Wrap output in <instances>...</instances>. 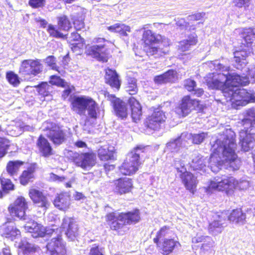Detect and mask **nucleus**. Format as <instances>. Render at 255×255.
<instances>
[{"label": "nucleus", "instance_id": "1", "mask_svg": "<svg viewBox=\"0 0 255 255\" xmlns=\"http://www.w3.org/2000/svg\"><path fill=\"white\" fill-rule=\"evenodd\" d=\"M208 65L211 69L222 71L208 75L206 82L209 88L221 90L225 97L232 102H236L238 105L255 102V93L238 88L240 85L246 86L249 82L248 78H241L239 74L230 73L229 67L222 65L218 60L210 61Z\"/></svg>", "mask_w": 255, "mask_h": 255}, {"label": "nucleus", "instance_id": "2", "mask_svg": "<svg viewBox=\"0 0 255 255\" xmlns=\"http://www.w3.org/2000/svg\"><path fill=\"white\" fill-rule=\"evenodd\" d=\"M236 147L235 132L226 129L212 146L208 167L213 172H218L223 164L233 170H238L241 161L235 152Z\"/></svg>", "mask_w": 255, "mask_h": 255}, {"label": "nucleus", "instance_id": "3", "mask_svg": "<svg viewBox=\"0 0 255 255\" xmlns=\"http://www.w3.org/2000/svg\"><path fill=\"white\" fill-rule=\"evenodd\" d=\"M141 41L148 47L147 52L149 55L161 56L169 51L168 39L159 34L155 35L150 30L143 31Z\"/></svg>", "mask_w": 255, "mask_h": 255}, {"label": "nucleus", "instance_id": "4", "mask_svg": "<svg viewBox=\"0 0 255 255\" xmlns=\"http://www.w3.org/2000/svg\"><path fill=\"white\" fill-rule=\"evenodd\" d=\"M107 219L109 221H112L110 225L111 229L117 231L119 234H123L128 230L126 226L127 225L139 222V212L136 210L126 213H111L107 215Z\"/></svg>", "mask_w": 255, "mask_h": 255}, {"label": "nucleus", "instance_id": "5", "mask_svg": "<svg viewBox=\"0 0 255 255\" xmlns=\"http://www.w3.org/2000/svg\"><path fill=\"white\" fill-rule=\"evenodd\" d=\"M249 182L247 180H241L238 182L233 177L222 175L217 176L210 181L208 187L206 188V192L211 193L214 191H224L238 188L245 190L249 187Z\"/></svg>", "mask_w": 255, "mask_h": 255}, {"label": "nucleus", "instance_id": "6", "mask_svg": "<svg viewBox=\"0 0 255 255\" xmlns=\"http://www.w3.org/2000/svg\"><path fill=\"white\" fill-rule=\"evenodd\" d=\"M244 125L246 126L240 132L239 144L245 151H248L254 145L253 134L255 133L254 125L255 124V110L249 109L247 112V117L243 120Z\"/></svg>", "mask_w": 255, "mask_h": 255}, {"label": "nucleus", "instance_id": "7", "mask_svg": "<svg viewBox=\"0 0 255 255\" xmlns=\"http://www.w3.org/2000/svg\"><path fill=\"white\" fill-rule=\"evenodd\" d=\"M143 152V148L137 146L129 153L124 162L120 167L121 173L126 175L134 174L141 164L139 161L140 154Z\"/></svg>", "mask_w": 255, "mask_h": 255}, {"label": "nucleus", "instance_id": "8", "mask_svg": "<svg viewBox=\"0 0 255 255\" xmlns=\"http://www.w3.org/2000/svg\"><path fill=\"white\" fill-rule=\"evenodd\" d=\"M93 44L88 45L86 48L87 55L102 62H107L109 55V50L106 47L105 39L103 38H96L93 40Z\"/></svg>", "mask_w": 255, "mask_h": 255}, {"label": "nucleus", "instance_id": "9", "mask_svg": "<svg viewBox=\"0 0 255 255\" xmlns=\"http://www.w3.org/2000/svg\"><path fill=\"white\" fill-rule=\"evenodd\" d=\"M45 135L54 144L59 145L66 139V134L61 128L52 122H45L42 126Z\"/></svg>", "mask_w": 255, "mask_h": 255}, {"label": "nucleus", "instance_id": "10", "mask_svg": "<svg viewBox=\"0 0 255 255\" xmlns=\"http://www.w3.org/2000/svg\"><path fill=\"white\" fill-rule=\"evenodd\" d=\"M43 70L42 64L39 59H27L23 60L20 64L19 73L21 75L36 76Z\"/></svg>", "mask_w": 255, "mask_h": 255}, {"label": "nucleus", "instance_id": "11", "mask_svg": "<svg viewBox=\"0 0 255 255\" xmlns=\"http://www.w3.org/2000/svg\"><path fill=\"white\" fill-rule=\"evenodd\" d=\"M96 155L93 152L75 153L73 161L75 164L84 170H90L96 163Z\"/></svg>", "mask_w": 255, "mask_h": 255}, {"label": "nucleus", "instance_id": "12", "mask_svg": "<svg viewBox=\"0 0 255 255\" xmlns=\"http://www.w3.org/2000/svg\"><path fill=\"white\" fill-rule=\"evenodd\" d=\"M28 208V204L25 199L22 197H18L8 207V211L12 217H16L22 220H27L25 211Z\"/></svg>", "mask_w": 255, "mask_h": 255}, {"label": "nucleus", "instance_id": "13", "mask_svg": "<svg viewBox=\"0 0 255 255\" xmlns=\"http://www.w3.org/2000/svg\"><path fill=\"white\" fill-rule=\"evenodd\" d=\"M198 105V101L186 96L182 98L179 106L176 108L175 112L180 116L185 117Z\"/></svg>", "mask_w": 255, "mask_h": 255}, {"label": "nucleus", "instance_id": "14", "mask_svg": "<svg viewBox=\"0 0 255 255\" xmlns=\"http://www.w3.org/2000/svg\"><path fill=\"white\" fill-rule=\"evenodd\" d=\"M46 247L50 255H67L65 243L60 235L53 238L47 244Z\"/></svg>", "mask_w": 255, "mask_h": 255}, {"label": "nucleus", "instance_id": "15", "mask_svg": "<svg viewBox=\"0 0 255 255\" xmlns=\"http://www.w3.org/2000/svg\"><path fill=\"white\" fill-rule=\"evenodd\" d=\"M61 227L65 230L67 237L71 241L74 240L78 235V228L76 221L71 218L63 219Z\"/></svg>", "mask_w": 255, "mask_h": 255}, {"label": "nucleus", "instance_id": "16", "mask_svg": "<svg viewBox=\"0 0 255 255\" xmlns=\"http://www.w3.org/2000/svg\"><path fill=\"white\" fill-rule=\"evenodd\" d=\"M180 171L181 174H179V176L181 179L182 183L187 190L194 193L196 190L198 183L196 178L193 174L187 171L186 168L182 167Z\"/></svg>", "mask_w": 255, "mask_h": 255}, {"label": "nucleus", "instance_id": "17", "mask_svg": "<svg viewBox=\"0 0 255 255\" xmlns=\"http://www.w3.org/2000/svg\"><path fill=\"white\" fill-rule=\"evenodd\" d=\"M243 48L240 50L235 51L234 54V59L236 63L235 66L237 69L243 70V68L246 66V58L248 57L252 51V48H248L246 46H241Z\"/></svg>", "mask_w": 255, "mask_h": 255}, {"label": "nucleus", "instance_id": "18", "mask_svg": "<svg viewBox=\"0 0 255 255\" xmlns=\"http://www.w3.org/2000/svg\"><path fill=\"white\" fill-rule=\"evenodd\" d=\"M227 217L224 213L214 216V221L209 226V231L212 235H217L223 231Z\"/></svg>", "mask_w": 255, "mask_h": 255}, {"label": "nucleus", "instance_id": "19", "mask_svg": "<svg viewBox=\"0 0 255 255\" xmlns=\"http://www.w3.org/2000/svg\"><path fill=\"white\" fill-rule=\"evenodd\" d=\"M29 196L33 202L37 206L43 208L44 210L48 208L50 202L47 198L40 191L35 188L29 190Z\"/></svg>", "mask_w": 255, "mask_h": 255}, {"label": "nucleus", "instance_id": "20", "mask_svg": "<svg viewBox=\"0 0 255 255\" xmlns=\"http://www.w3.org/2000/svg\"><path fill=\"white\" fill-rule=\"evenodd\" d=\"M157 246L163 255H168L180 247V244L173 239H165L157 242Z\"/></svg>", "mask_w": 255, "mask_h": 255}, {"label": "nucleus", "instance_id": "21", "mask_svg": "<svg viewBox=\"0 0 255 255\" xmlns=\"http://www.w3.org/2000/svg\"><path fill=\"white\" fill-rule=\"evenodd\" d=\"M166 119L165 113L157 110L148 118L146 121L147 126L149 128L156 130L159 128L160 125L165 121Z\"/></svg>", "mask_w": 255, "mask_h": 255}, {"label": "nucleus", "instance_id": "22", "mask_svg": "<svg viewBox=\"0 0 255 255\" xmlns=\"http://www.w3.org/2000/svg\"><path fill=\"white\" fill-rule=\"evenodd\" d=\"M107 97L108 99L113 103L117 116L122 119L126 118L128 114L127 104L113 95L108 94Z\"/></svg>", "mask_w": 255, "mask_h": 255}, {"label": "nucleus", "instance_id": "23", "mask_svg": "<svg viewBox=\"0 0 255 255\" xmlns=\"http://www.w3.org/2000/svg\"><path fill=\"white\" fill-rule=\"evenodd\" d=\"M91 98L81 96L74 97L72 102V109L77 114L82 115L85 113Z\"/></svg>", "mask_w": 255, "mask_h": 255}, {"label": "nucleus", "instance_id": "24", "mask_svg": "<svg viewBox=\"0 0 255 255\" xmlns=\"http://www.w3.org/2000/svg\"><path fill=\"white\" fill-rule=\"evenodd\" d=\"M191 162H189L191 168L195 171H200L203 173L206 171L207 159L200 154L195 152L191 156Z\"/></svg>", "mask_w": 255, "mask_h": 255}, {"label": "nucleus", "instance_id": "25", "mask_svg": "<svg viewBox=\"0 0 255 255\" xmlns=\"http://www.w3.org/2000/svg\"><path fill=\"white\" fill-rule=\"evenodd\" d=\"M18 255H37L40 249L29 244L26 241H21L18 246Z\"/></svg>", "mask_w": 255, "mask_h": 255}, {"label": "nucleus", "instance_id": "26", "mask_svg": "<svg viewBox=\"0 0 255 255\" xmlns=\"http://www.w3.org/2000/svg\"><path fill=\"white\" fill-rule=\"evenodd\" d=\"M116 191L120 194L130 192L132 188V183L130 179L125 177L120 178L115 181Z\"/></svg>", "mask_w": 255, "mask_h": 255}, {"label": "nucleus", "instance_id": "27", "mask_svg": "<svg viewBox=\"0 0 255 255\" xmlns=\"http://www.w3.org/2000/svg\"><path fill=\"white\" fill-rule=\"evenodd\" d=\"M115 147L109 145L101 147L98 151V155L101 160L108 161L115 159Z\"/></svg>", "mask_w": 255, "mask_h": 255}, {"label": "nucleus", "instance_id": "28", "mask_svg": "<svg viewBox=\"0 0 255 255\" xmlns=\"http://www.w3.org/2000/svg\"><path fill=\"white\" fill-rule=\"evenodd\" d=\"M128 103L130 107L131 115L134 122H136L140 120L142 116L141 107L139 103L133 97L128 100Z\"/></svg>", "mask_w": 255, "mask_h": 255}, {"label": "nucleus", "instance_id": "29", "mask_svg": "<svg viewBox=\"0 0 255 255\" xmlns=\"http://www.w3.org/2000/svg\"><path fill=\"white\" fill-rule=\"evenodd\" d=\"M70 196L67 193L59 194L54 200L55 207L61 210L65 211L70 206Z\"/></svg>", "mask_w": 255, "mask_h": 255}, {"label": "nucleus", "instance_id": "30", "mask_svg": "<svg viewBox=\"0 0 255 255\" xmlns=\"http://www.w3.org/2000/svg\"><path fill=\"white\" fill-rule=\"evenodd\" d=\"M241 37L244 39L242 44L248 48L252 46L255 40V29L252 28H243L241 31Z\"/></svg>", "mask_w": 255, "mask_h": 255}, {"label": "nucleus", "instance_id": "31", "mask_svg": "<svg viewBox=\"0 0 255 255\" xmlns=\"http://www.w3.org/2000/svg\"><path fill=\"white\" fill-rule=\"evenodd\" d=\"M37 146L40 152L42 155L45 157H48L53 154L52 149L48 140L40 135L38 138L37 142Z\"/></svg>", "mask_w": 255, "mask_h": 255}, {"label": "nucleus", "instance_id": "32", "mask_svg": "<svg viewBox=\"0 0 255 255\" xmlns=\"http://www.w3.org/2000/svg\"><path fill=\"white\" fill-rule=\"evenodd\" d=\"M177 78V73L175 71L171 70L163 74L156 76L154 78L155 83L161 84L167 82H173Z\"/></svg>", "mask_w": 255, "mask_h": 255}, {"label": "nucleus", "instance_id": "33", "mask_svg": "<svg viewBox=\"0 0 255 255\" xmlns=\"http://www.w3.org/2000/svg\"><path fill=\"white\" fill-rule=\"evenodd\" d=\"M197 35L195 33H192L189 35L186 39L179 42L178 45L179 49L183 52L189 50L191 46L197 44Z\"/></svg>", "mask_w": 255, "mask_h": 255}, {"label": "nucleus", "instance_id": "34", "mask_svg": "<svg viewBox=\"0 0 255 255\" xmlns=\"http://www.w3.org/2000/svg\"><path fill=\"white\" fill-rule=\"evenodd\" d=\"M186 139L185 137H182V133L181 136L175 139L170 140L166 144V149L171 152L176 153L182 146L185 145Z\"/></svg>", "mask_w": 255, "mask_h": 255}, {"label": "nucleus", "instance_id": "35", "mask_svg": "<svg viewBox=\"0 0 255 255\" xmlns=\"http://www.w3.org/2000/svg\"><path fill=\"white\" fill-rule=\"evenodd\" d=\"M105 80L106 83L111 87L119 89L120 87L121 83L119 79L118 75L115 71L111 69L106 70Z\"/></svg>", "mask_w": 255, "mask_h": 255}, {"label": "nucleus", "instance_id": "36", "mask_svg": "<svg viewBox=\"0 0 255 255\" xmlns=\"http://www.w3.org/2000/svg\"><path fill=\"white\" fill-rule=\"evenodd\" d=\"M246 218V214L240 209L234 210L228 217L229 220L230 222L240 224L245 223Z\"/></svg>", "mask_w": 255, "mask_h": 255}, {"label": "nucleus", "instance_id": "37", "mask_svg": "<svg viewBox=\"0 0 255 255\" xmlns=\"http://www.w3.org/2000/svg\"><path fill=\"white\" fill-rule=\"evenodd\" d=\"M86 110L87 111V117L86 120V124L88 122V118L94 120H96L97 118L99 107L98 104L92 99L90 101Z\"/></svg>", "mask_w": 255, "mask_h": 255}, {"label": "nucleus", "instance_id": "38", "mask_svg": "<svg viewBox=\"0 0 255 255\" xmlns=\"http://www.w3.org/2000/svg\"><path fill=\"white\" fill-rule=\"evenodd\" d=\"M173 233L170 229L167 227L164 226L157 232L156 238H154L153 241L155 243L157 244L159 240L163 241L165 239H169L173 235Z\"/></svg>", "mask_w": 255, "mask_h": 255}, {"label": "nucleus", "instance_id": "39", "mask_svg": "<svg viewBox=\"0 0 255 255\" xmlns=\"http://www.w3.org/2000/svg\"><path fill=\"white\" fill-rule=\"evenodd\" d=\"M54 230V229H46L42 225L37 223V226H34L31 234L33 238L43 237L46 234H52Z\"/></svg>", "mask_w": 255, "mask_h": 255}, {"label": "nucleus", "instance_id": "40", "mask_svg": "<svg viewBox=\"0 0 255 255\" xmlns=\"http://www.w3.org/2000/svg\"><path fill=\"white\" fill-rule=\"evenodd\" d=\"M3 229V234L5 235V237L6 238H11V240L13 239V238L20 235V231L10 223L6 224L4 225Z\"/></svg>", "mask_w": 255, "mask_h": 255}, {"label": "nucleus", "instance_id": "41", "mask_svg": "<svg viewBox=\"0 0 255 255\" xmlns=\"http://www.w3.org/2000/svg\"><path fill=\"white\" fill-rule=\"evenodd\" d=\"M207 135V134L205 132L194 134L187 132L182 133V137H185V138H187V139L191 138L192 142L194 144H200L202 142Z\"/></svg>", "mask_w": 255, "mask_h": 255}, {"label": "nucleus", "instance_id": "42", "mask_svg": "<svg viewBox=\"0 0 255 255\" xmlns=\"http://www.w3.org/2000/svg\"><path fill=\"white\" fill-rule=\"evenodd\" d=\"M214 242L211 238H207L205 242L202 244L200 249L201 255H213L212 248L213 247Z\"/></svg>", "mask_w": 255, "mask_h": 255}, {"label": "nucleus", "instance_id": "43", "mask_svg": "<svg viewBox=\"0 0 255 255\" xmlns=\"http://www.w3.org/2000/svg\"><path fill=\"white\" fill-rule=\"evenodd\" d=\"M34 172V168L32 167L24 171L20 177V183L23 185H26L30 180L33 178Z\"/></svg>", "mask_w": 255, "mask_h": 255}, {"label": "nucleus", "instance_id": "44", "mask_svg": "<svg viewBox=\"0 0 255 255\" xmlns=\"http://www.w3.org/2000/svg\"><path fill=\"white\" fill-rule=\"evenodd\" d=\"M22 164L23 162L19 161H9L6 166L7 173L11 176L15 175Z\"/></svg>", "mask_w": 255, "mask_h": 255}, {"label": "nucleus", "instance_id": "45", "mask_svg": "<svg viewBox=\"0 0 255 255\" xmlns=\"http://www.w3.org/2000/svg\"><path fill=\"white\" fill-rule=\"evenodd\" d=\"M5 174L6 173H2L0 179L3 191L7 193L9 191L14 189V185L10 179L5 178Z\"/></svg>", "mask_w": 255, "mask_h": 255}, {"label": "nucleus", "instance_id": "46", "mask_svg": "<svg viewBox=\"0 0 255 255\" xmlns=\"http://www.w3.org/2000/svg\"><path fill=\"white\" fill-rule=\"evenodd\" d=\"M53 87L47 82H42L37 86V91L43 96H47L52 92Z\"/></svg>", "mask_w": 255, "mask_h": 255}, {"label": "nucleus", "instance_id": "47", "mask_svg": "<svg viewBox=\"0 0 255 255\" xmlns=\"http://www.w3.org/2000/svg\"><path fill=\"white\" fill-rule=\"evenodd\" d=\"M58 19V27L60 30L68 31L71 28V24L66 16H61Z\"/></svg>", "mask_w": 255, "mask_h": 255}, {"label": "nucleus", "instance_id": "48", "mask_svg": "<svg viewBox=\"0 0 255 255\" xmlns=\"http://www.w3.org/2000/svg\"><path fill=\"white\" fill-rule=\"evenodd\" d=\"M6 78L8 82L14 87H16L20 83L18 76L12 71L7 72Z\"/></svg>", "mask_w": 255, "mask_h": 255}, {"label": "nucleus", "instance_id": "49", "mask_svg": "<svg viewBox=\"0 0 255 255\" xmlns=\"http://www.w3.org/2000/svg\"><path fill=\"white\" fill-rule=\"evenodd\" d=\"M128 84L126 87V90L130 95H134L137 92L136 86V80L134 78H129L128 79Z\"/></svg>", "mask_w": 255, "mask_h": 255}, {"label": "nucleus", "instance_id": "50", "mask_svg": "<svg viewBox=\"0 0 255 255\" xmlns=\"http://www.w3.org/2000/svg\"><path fill=\"white\" fill-rule=\"evenodd\" d=\"M45 63L47 65L51 67L52 70L58 71L61 73L59 68L57 66L56 64V58L53 56H49L45 59Z\"/></svg>", "mask_w": 255, "mask_h": 255}, {"label": "nucleus", "instance_id": "51", "mask_svg": "<svg viewBox=\"0 0 255 255\" xmlns=\"http://www.w3.org/2000/svg\"><path fill=\"white\" fill-rule=\"evenodd\" d=\"M50 79V80L49 83L51 85H54L64 87L67 84V83L65 82L62 79H61L60 77L56 75L51 76Z\"/></svg>", "mask_w": 255, "mask_h": 255}, {"label": "nucleus", "instance_id": "52", "mask_svg": "<svg viewBox=\"0 0 255 255\" xmlns=\"http://www.w3.org/2000/svg\"><path fill=\"white\" fill-rule=\"evenodd\" d=\"M47 31L51 36L56 38H64L65 36V35L59 32L51 24L48 25Z\"/></svg>", "mask_w": 255, "mask_h": 255}, {"label": "nucleus", "instance_id": "53", "mask_svg": "<svg viewBox=\"0 0 255 255\" xmlns=\"http://www.w3.org/2000/svg\"><path fill=\"white\" fill-rule=\"evenodd\" d=\"M117 26H117L116 32H118L123 35L127 36V32L130 31V27L124 24L117 23Z\"/></svg>", "mask_w": 255, "mask_h": 255}, {"label": "nucleus", "instance_id": "54", "mask_svg": "<svg viewBox=\"0 0 255 255\" xmlns=\"http://www.w3.org/2000/svg\"><path fill=\"white\" fill-rule=\"evenodd\" d=\"M27 221V220H26ZM37 223L35 222L33 220H29L27 218V221H26V224L24 226V229L26 231L30 233L33 230L34 226H37Z\"/></svg>", "mask_w": 255, "mask_h": 255}, {"label": "nucleus", "instance_id": "55", "mask_svg": "<svg viewBox=\"0 0 255 255\" xmlns=\"http://www.w3.org/2000/svg\"><path fill=\"white\" fill-rule=\"evenodd\" d=\"M210 238V237L208 236L202 235L201 233H198L196 236L192 238V242L194 243H204L207 240V238Z\"/></svg>", "mask_w": 255, "mask_h": 255}, {"label": "nucleus", "instance_id": "56", "mask_svg": "<svg viewBox=\"0 0 255 255\" xmlns=\"http://www.w3.org/2000/svg\"><path fill=\"white\" fill-rule=\"evenodd\" d=\"M243 69H244L245 71L248 72V74L246 76H240L242 78L243 77H247L248 78V80H249V77H251V78H255V67H251V68H248L245 66V68H243ZM250 82V81H249L248 83L247 84L248 85Z\"/></svg>", "mask_w": 255, "mask_h": 255}, {"label": "nucleus", "instance_id": "57", "mask_svg": "<svg viewBox=\"0 0 255 255\" xmlns=\"http://www.w3.org/2000/svg\"><path fill=\"white\" fill-rule=\"evenodd\" d=\"M196 86V82L192 79H187L185 82V86L188 91L191 92L194 91Z\"/></svg>", "mask_w": 255, "mask_h": 255}, {"label": "nucleus", "instance_id": "58", "mask_svg": "<svg viewBox=\"0 0 255 255\" xmlns=\"http://www.w3.org/2000/svg\"><path fill=\"white\" fill-rule=\"evenodd\" d=\"M44 0H29V5L34 8L42 7L44 4Z\"/></svg>", "mask_w": 255, "mask_h": 255}, {"label": "nucleus", "instance_id": "59", "mask_svg": "<svg viewBox=\"0 0 255 255\" xmlns=\"http://www.w3.org/2000/svg\"><path fill=\"white\" fill-rule=\"evenodd\" d=\"M206 13L205 12H199L196 14L189 15L188 19L190 20H199L202 19L205 16Z\"/></svg>", "mask_w": 255, "mask_h": 255}, {"label": "nucleus", "instance_id": "60", "mask_svg": "<svg viewBox=\"0 0 255 255\" xmlns=\"http://www.w3.org/2000/svg\"><path fill=\"white\" fill-rule=\"evenodd\" d=\"M89 255H103V254L99 247L98 246L94 245L91 247Z\"/></svg>", "mask_w": 255, "mask_h": 255}, {"label": "nucleus", "instance_id": "61", "mask_svg": "<svg viewBox=\"0 0 255 255\" xmlns=\"http://www.w3.org/2000/svg\"><path fill=\"white\" fill-rule=\"evenodd\" d=\"M8 145L3 142H0V158L3 157L6 153Z\"/></svg>", "mask_w": 255, "mask_h": 255}, {"label": "nucleus", "instance_id": "62", "mask_svg": "<svg viewBox=\"0 0 255 255\" xmlns=\"http://www.w3.org/2000/svg\"><path fill=\"white\" fill-rule=\"evenodd\" d=\"M174 166L177 170V171L178 173H180L179 174H181V172L180 171V170L183 167L184 168H186L185 167L184 163L180 162L179 160H175V163H174Z\"/></svg>", "mask_w": 255, "mask_h": 255}, {"label": "nucleus", "instance_id": "63", "mask_svg": "<svg viewBox=\"0 0 255 255\" xmlns=\"http://www.w3.org/2000/svg\"><path fill=\"white\" fill-rule=\"evenodd\" d=\"M250 0H233L235 5L239 7H242L247 4Z\"/></svg>", "mask_w": 255, "mask_h": 255}, {"label": "nucleus", "instance_id": "64", "mask_svg": "<svg viewBox=\"0 0 255 255\" xmlns=\"http://www.w3.org/2000/svg\"><path fill=\"white\" fill-rule=\"evenodd\" d=\"M74 25L75 28L77 30H81L82 28L84 27V22L82 21L79 20H75L74 21Z\"/></svg>", "mask_w": 255, "mask_h": 255}]
</instances>
